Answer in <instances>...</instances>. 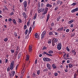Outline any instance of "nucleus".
<instances>
[{"label":"nucleus","mask_w":78,"mask_h":78,"mask_svg":"<svg viewBox=\"0 0 78 78\" xmlns=\"http://www.w3.org/2000/svg\"><path fill=\"white\" fill-rule=\"evenodd\" d=\"M34 36L36 37V38H37V37H39V35L37 33H36L35 34Z\"/></svg>","instance_id":"obj_17"},{"label":"nucleus","mask_w":78,"mask_h":78,"mask_svg":"<svg viewBox=\"0 0 78 78\" xmlns=\"http://www.w3.org/2000/svg\"><path fill=\"white\" fill-rule=\"evenodd\" d=\"M44 8H42L41 9H39V8H38V9L37 10V11H38V12L39 13H40L41 12H44Z\"/></svg>","instance_id":"obj_6"},{"label":"nucleus","mask_w":78,"mask_h":78,"mask_svg":"<svg viewBox=\"0 0 78 78\" xmlns=\"http://www.w3.org/2000/svg\"><path fill=\"white\" fill-rule=\"evenodd\" d=\"M58 6L56 7L55 9V11H56V10H57V9H58Z\"/></svg>","instance_id":"obj_49"},{"label":"nucleus","mask_w":78,"mask_h":78,"mask_svg":"<svg viewBox=\"0 0 78 78\" xmlns=\"http://www.w3.org/2000/svg\"><path fill=\"white\" fill-rule=\"evenodd\" d=\"M43 59L44 61H47V62H48V61H50V59L49 58H43Z\"/></svg>","instance_id":"obj_7"},{"label":"nucleus","mask_w":78,"mask_h":78,"mask_svg":"<svg viewBox=\"0 0 78 78\" xmlns=\"http://www.w3.org/2000/svg\"><path fill=\"white\" fill-rule=\"evenodd\" d=\"M60 19V17L59 16L58 17L57 19V21H59V20Z\"/></svg>","instance_id":"obj_38"},{"label":"nucleus","mask_w":78,"mask_h":78,"mask_svg":"<svg viewBox=\"0 0 78 78\" xmlns=\"http://www.w3.org/2000/svg\"><path fill=\"white\" fill-rule=\"evenodd\" d=\"M18 22H19V23H22V20L19 18L18 19Z\"/></svg>","instance_id":"obj_18"},{"label":"nucleus","mask_w":78,"mask_h":78,"mask_svg":"<svg viewBox=\"0 0 78 78\" xmlns=\"http://www.w3.org/2000/svg\"><path fill=\"white\" fill-rule=\"evenodd\" d=\"M8 59H5V62H6V63H7V62H8Z\"/></svg>","instance_id":"obj_63"},{"label":"nucleus","mask_w":78,"mask_h":78,"mask_svg":"<svg viewBox=\"0 0 78 78\" xmlns=\"http://www.w3.org/2000/svg\"><path fill=\"white\" fill-rule=\"evenodd\" d=\"M37 75H39L40 74V70H38L37 71Z\"/></svg>","instance_id":"obj_40"},{"label":"nucleus","mask_w":78,"mask_h":78,"mask_svg":"<svg viewBox=\"0 0 78 78\" xmlns=\"http://www.w3.org/2000/svg\"><path fill=\"white\" fill-rule=\"evenodd\" d=\"M29 58H30V56L28 55H27L26 57V61H28L29 59Z\"/></svg>","instance_id":"obj_19"},{"label":"nucleus","mask_w":78,"mask_h":78,"mask_svg":"<svg viewBox=\"0 0 78 78\" xmlns=\"http://www.w3.org/2000/svg\"><path fill=\"white\" fill-rule=\"evenodd\" d=\"M55 76H58V73H55Z\"/></svg>","instance_id":"obj_62"},{"label":"nucleus","mask_w":78,"mask_h":78,"mask_svg":"<svg viewBox=\"0 0 78 78\" xmlns=\"http://www.w3.org/2000/svg\"><path fill=\"white\" fill-rule=\"evenodd\" d=\"M48 8H46L43 13H42V15H43V17H45V14H47V11H48Z\"/></svg>","instance_id":"obj_2"},{"label":"nucleus","mask_w":78,"mask_h":78,"mask_svg":"<svg viewBox=\"0 0 78 78\" xmlns=\"http://www.w3.org/2000/svg\"><path fill=\"white\" fill-rule=\"evenodd\" d=\"M13 22L15 24V25L17 24V23H16V21L15 20V19L13 20Z\"/></svg>","instance_id":"obj_26"},{"label":"nucleus","mask_w":78,"mask_h":78,"mask_svg":"<svg viewBox=\"0 0 78 78\" xmlns=\"http://www.w3.org/2000/svg\"><path fill=\"white\" fill-rule=\"evenodd\" d=\"M66 50L68 51H70V49H69V47H66Z\"/></svg>","instance_id":"obj_39"},{"label":"nucleus","mask_w":78,"mask_h":78,"mask_svg":"<svg viewBox=\"0 0 78 78\" xmlns=\"http://www.w3.org/2000/svg\"><path fill=\"white\" fill-rule=\"evenodd\" d=\"M58 2L60 3V5H62V2L59 1Z\"/></svg>","instance_id":"obj_46"},{"label":"nucleus","mask_w":78,"mask_h":78,"mask_svg":"<svg viewBox=\"0 0 78 78\" xmlns=\"http://www.w3.org/2000/svg\"><path fill=\"white\" fill-rule=\"evenodd\" d=\"M21 56V54H18V58L20 59V58Z\"/></svg>","instance_id":"obj_27"},{"label":"nucleus","mask_w":78,"mask_h":78,"mask_svg":"<svg viewBox=\"0 0 78 78\" xmlns=\"http://www.w3.org/2000/svg\"><path fill=\"white\" fill-rule=\"evenodd\" d=\"M69 68H72L74 66L73 64H72L71 63H70L69 64Z\"/></svg>","instance_id":"obj_16"},{"label":"nucleus","mask_w":78,"mask_h":78,"mask_svg":"<svg viewBox=\"0 0 78 78\" xmlns=\"http://www.w3.org/2000/svg\"><path fill=\"white\" fill-rule=\"evenodd\" d=\"M46 34V31H44L41 34V39L44 38V36H45V34Z\"/></svg>","instance_id":"obj_5"},{"label":"nucleus","mask_w":78,"mask_h":78,"mask_svg":"<svg viewBox=\"0 0 78 78\" xmlns=\"http://www.w3.org/2000/svg\"><path fill=\"white\" fill-rule=\"evenodd\" d=\"M37 59H36V60L35 61V64H37Z\"/></svg>","instance_id":"obj_50"},{"label":"nucleus","mask_w":78,"mask_h":78,"mask_svg":"<svg viewBox=\"0 0 78 78\" xmlns=\"http://www.w3.org/2000/svg\"><path fill=\"white\" fill-rule=\"evenodd\" d=\"M29 52H31L32 51V47L31 45H30L29 46Z\"/></svg>","instance_id":"obj_13"},{"label":"nucleus","mask_w":78,"mask_h":78,"mask_svg":"<svg viewBox=\"0 0 78 78\" xmlns=\"http://www.w3.org/2000/svg\"><path fill=\"white\" fill-rule=\"evenodd\" d=\"M39 56L40 57H42V54H40L39 55Z\"/></svg>","instance_id":"obj_61"},{"label":"nucleus","mask_w":78,"mask_h":78,"mask_svg":"<svg viewBox=\"0 0 78 78\" xmlns=\"http://www.w3.org/2000/svg\"><path fill=\"white\" fill-rule=\"evenodd\" d=\"M67 63H69V62H70V60H67Z\"/></svg>","instance_id":"obj_64"},{"label":"nucleus","mask_w":78,"mask_h":78,"mask_svg":"<svg viewBox=\"0 0 78 78\" xmlns=\"http://www.w3.org/2000/svg\"><path fill=\"white\" fill-rule=\"evenodd\" d=\"M23 66L24 67L22 71V74H23V73H24V72H25V64H23Z\"/></svg>","instance_id":"obj_9"},{"label":"nucleus","mask_w":78,"mask_h":78,"mask_svg":"<svg viewBox=\"0 0 78 78\" xmlns=\"http://www.w3.org/2000/svg\"><path fill=\"white\" fill-rule=\"evenodd\" d=\"M63 30V27H62L61 28H59L57 30L58 31H61L62 30Z\"/></svg>","instance_id":"obj_21"},{"label":"nucleus","mask_w":78,"mask_h":78,"mask_svg":"<svg viewBox=\"0 0 78 78\" xmlns=\"http://www.w3.org/2000/svg\"><path fill=\"white\" fill-rule=\"evenodd\" d=\"M49 53L52 54L53 53V51H48Z\"/></svg>","instance_id":"obj_32"},{"label":"nucleus","mask_w":78,"mask_h":78,"mask_svg":"<svg viewBox=\"0 0 78 78\" xmlns=\"http://www.w3.org/2000/svg\"><path fill=\"white\" fill-rule=\"evenodd\" d=\"M76 5V3H75V2L73 3L72 4V5H73V6H74V5Z\"/></svg>","instance_id":"obj_53"},{"label":"nucleus","mask_w":78,"mask_h":78,"mask_svg":"<svg viewBox=\"0 0 78 78\" xmlns=\"http://www.w3.org/2000/svg\"><path fill=\"white\" fill-rule=\"evenodd\" d=\"M58 38H54L52 40V42L53 44H55V43L58 42Z\"/></svg>","instance_id":"obj_3"},{"label":"nucleus","mask_w":78,"mask_h":78,"mask_svg":"<svg viewBox=\"0 0 78 78\" xmlns=\"http://www.w3.org/2000/svg\"><path fill=\"white\" fill-rule=\"evenodd\" d=\"M14 36L15 37H16V36H17V33H16V32H15L14 33Z\"/></svg>","instance_id":"obj_43"},{"label":"nucleus","mask_w":78,"mask_h":78,"mask_svg":"<svg viewBox=\"0 0 78 78\" xmlns=\"http://www.w3.org/2000/svg\"><path fill=\"white\" fill-rule=\"evenodd\" d=\"M24 30H26L27 29V25H25L24 26Z\"/></svg>","instance_id":"obj_37"},{"label":"nucleus","mask_w":78,"mask_h":78,"mask_svg":"<svg viewBox=\"0 0 78 78\" xmlns=\"http://www.w3.org/2000/svg\"><path fill=\"white\" fill-rule=\"evenodd\" d=\"M46 6H47V7H49L51 8V7H52V5H51L50 4L48 3L47 4Z\"/></svg>","instance_id":"obj_20"},{"label":"nucleus","mask_w":78,"mask_h":78,"mask_svg":"<svg viewBox=\"0 0 78 78\" xmlns=\"http://www.w3.org/2000/svg\"><path fill=\"white\" fill-rule=\"evenodd\" d=\"M51 40H49V41L48 42V44H51Z\"/></svg>","instance_id":"obj_41"},{"label":"nucleus","mask_w":78,"mask_h":78,"mask_svg":"<svg viewBox=\"0 0 78 78\" xmlns=\"http://www.w3.org/2000/svg\"><path fill=\"white\" fill-rule=\"evenodd\" d=\"M72 22H73V20H71L70 21H69V23H72Z\"/></svg>","instance_id":"obj_42"},{"label":"nucleus","mask_w":78,"mask_h":78,"mask_svg":"<svg viewBox=\"0 0 78 78\" xmlns=\"http://www.w3.org/2000/svg\"><path fill=\"white\" fill-rule=\"evenodd\" d=\"M23 5L24 8H27V2L26 1H25L23 2Z\"/></svg>","instance_id":"obj_11"},{"label":"nucleus","mask_w":78,"mask_h":78,"mask_svg":"<svg viewBox=\"0 0 78 78\" xmlns=\"http://www.w3.org/2000/svg\"><path fill=\"white\" fill-rule=\"evenodd\" d=\"M72 52V53H73L74 54H76V52H75V50H73Z\"/></svg>","instance_id":"obj_29"},{"label":"nucleus","mask_w":78,"mask_h":78,"mask_svg":"<svg viewBox=\"0 0 78 78\" xmlns=\"http://www.w3.org/2000/svg\"><path fill=\"white\" fill-rule=\"evenodd\" d=\"M8 21L9 22H11V21H12V19L11 18H9L8 19Z\"/></svg>","instance_id":"obj_44"},{"label":"nucleus","mask_w":78,"mask_h":78,"mask_svg":"<svg viewBox=\"0 0 78 78\" xmlns=\"http://www.w3.org/2000/svg\"><path fill=\"white\" fill-rule=\"evenodd\" d=\"M69 31H70V30H69V29H67V30H66V32H69Z\"/></svg>","instance_id":"obj_56"},{"label":"nucleus","mask_w":78,"mask_h":78,"mask_svg":"<svg viewBox=\"0 0 78 78\" xmlns=\"http://www.w3.org/2000/svg\"><path fill=\"white\" fill-rule=\"evenodd\" d=\"M7 72H9V71H10V69H9V68L8 67L7 69Z\"/></svg>","instance_id":"obj_51"},{"label":"nucleus","mask_w":78,"mask_h":78,"mask_svg":"<svg viewBox=\"0 0 78 78\" xmlns=\"http://www.w3.org/2000/svg\"><path fill=\"white\" fill-rule=\"evenodd\" d=\"M47 71H48V69H44L43 70V72H47Z\"/></svg>","instance_id":"obj_33"},{"label":"nucleus","mask_w":78,"mask_h":78,"mask_svg":"<svg viewBox=\"0 0 78 78\" xmlns=\"http://www.w3.org/2000/svg\"><path fill=\"white\" fill-rule=\"evenodd\" d=\"M77 76V75H76V74H75L74 75V78H76V76Z\"/></svg>","instance_id":"obj_48"},{"label":"nucleus","mask_w":78,"mask_h":78,"mask_svg":"<svg viewBox=\"0 0 78 78\" xmlns=\"http://www.w3.org/2000/svg\"><path fill=\"white\" fill-rule=\"evenodd\" d=\"M42 54L43 55H48V54L45 51H44L42 53Z\"/></svg>","instance_id":"obj_22"},{"label":"nucleus","mask_w":78,"mask_h":78,"mask_svg":"<svg viewBox=\"0 0 78 78\" xmlns=\"http://www.w3.org/2000/svg\"><path fill=\"white\" fill-rule=\"evenodd\" d=\"M37 13H36L34 15V18H33L34 19V20H35V19H36V17H37Z\"/></svg>","instance_id":"obj_23"},{"label":"nucleus","mask_w":78,"mask_h":78,"mask_svg":"<svg viewBox=\"0 0 78 78\" xmlns=\"http://www.w3.org/2000/svg\"><path fill=\"white\" fill-rule=\"evenodd\" d=\"M69 53H68L67 55H66V57L67 58H69Z\"/></svg>","instance_id":"obj_52"},{"label":"nucleus","mask_w":78,"mask_h":78,"mask_svg":"<svg viewBox=\"0 0 78 78\" xmlns=\"http://www.w3.org/2000/svg\"><path fill=\"white\" fill-rule=\"evenodd\" d=\"M75 35V34L74 33V34H72L71 35V36L72 37H73V36H74Z\"/></svg>","instance_id":"obj_47"},{"label":"nucleus","mask_w":78,"mask_h":78,"mask_svg":"<svg viewBox=\"0 0 78 78\" xmlns=\"http://www.w3.org/2000/svg\"><path fill=\"white\" fill-rule=\"evenodd\" d=\"M49 35H53V32H50L49 33Z\"/></svg>","instance_id":"obj_25"},{"label":"nucleus","mask_w":78,"mask_h":78,"mask_svg":"<svg viewBox=\"0 0 78 78\" xmlns=\"http://www.w3.org/2000/svg\"><path fill=\"white\" fill-rule=\"evenodd\" d=\"M19 66V65H17L16 68V69L17 70V68Z\"/></svg>","instance_id":"obj_54"},{"label":"nucleus","mask_w":78,"mask_h":78,"mask_svg":"<svg viewBox=\"0 0 78 78\" xmlns=\"http://www.w3.org/2000/svg\"><path fill=\"white\" fill-rule=\"evenodd\" d=\"M8 38H4V41L5 42H7V41H8Z\"/></svg>","instance_id":"obj_28"},{"label":"nucleus","mask_w":78,"mask_h":78,"mask_svg":"<svg viewBox=\"0 0 78 78\" xmlns=\"http://www.w3.org/2000/svg\"><path fill=\"white\" fill-rule=\"evenodd\" d=\"M31 30H32V27H30L29 28V31H30L31 32Z\"/></svg>","instance_id":"obj_34"},{"label":"nucleus","mask_w":78,"mask_h":78,"mask_svg":"<svg viewBox=\"0 0 78 78\" xmlns=\"http://www.w3.org/2000/svg\"><path fill=\"white\" fill-rule=\"evenodd\" d=\"M28 33V29H27L26 30V31L25 33V34L26 35H27V33Z\"/></svg>","instance_id":"obj_35"},{"label":"nucleus","mask_w":78,"mask_h":78,"mask_svg":"<svg viewBox=\"0 0 78 78\" xmlns=\"http://www.w3.org/2000/svg\"><path fill=\"white\" fill-rule=\"evenodd\" d=\"M14 61H12L11 62L10 66V69L11 70H12V69H13V68H14Z\"/></svg>","instance_id":"obj_1"},{"label":"nucleus","mask_w":78,"mask_h":78,"mask_svg":"<svg viewBox=\"0 0 78 78\" xmlns=\"http://www.w3.org/2000/svg\"><path fill=\"white\" fill-rule=\"evenodd\" d=\"M33 75L34 77H36V74L34 73L33 74Z\"/></svg>","instance_id":"obj_30"},{"label":"nucleus","mask_w":78,"mask_h":78,"mask_svg":"<svg viewBox=\"0 0 78 78\" xmlns=\"http://www.w3.org/2000/svg\"><path fill=\"white\" fill-rule=\"evenodd\" d=\"M54 25L55 24H54V23H52L51 24V27H53L54 26Z\"/></svg>","instance_id":"obj_36"},{"label":"nucleus","mask_w":78,"mask_h":78,"mask_svg":"<svg viewBox=\"0 0 78 78\" xmlns=\"http://www.w3.org/2000/svg\"><path fill=\"white\" fill-rule=\"evenodd\" d=\"M48 55L49 56H53L51 54H48Z\"/></svg>","instance_id":"obj_60"},{"label":"nucleus","mask_w":78,"mask_h":78,"mask_svg":"<svg viewBox=\"0 0 78 78\" xmlns=\"http://www.w3.org/2000/svg\"><path fill=\"white\" fill-rule=\"evenodd\" d=\"M4 8H5V9H6V10H8V9L7 8V7L6 6H5Z\"/></svg>","instance_id":"obj_58"},{"label":"nucleus","mask_w":78,"mask_h":78,"mask_svg":"<svg viewBox=\"0 0 78 78\" xmlns=\"http://www.w3.org/2000/svg\"><path fill=\"white\" fill-rule=\"evenodd\" d=\"M45 48H46V47H45V46H44L43 47V48H42V50H45Z\"/></svg>","instance_id":"obj_55"},{"label":"nucleus","mask_w":78,"mask_h":78,"mask_svg":"<svg viewBox=\"0 0 78 78\" xmlns=\"http://www.w3.org/2000/svg\"><path fill=\"white\" fill-rule=\"evenodd\" d=\"M78 11V7L75 8V9H73L71 11V12H76Z\"/></svg>","instance_id":"obj_8"},{"label":"nucleus","mask_w":78,"mask_h":78,"mask_svg":"<svg viewBox=\"0 0 78 78\" xmlns=\"http://www.w3.org/2000/svg\"><path fill=\"white\" fill-rule=\"evenodd\" d=\"M11 51L12 53H13L14 52V50H13L12 49L11 50Z\"/></svg>","instance_id":"obj_45"},{"label":"nucleus","mask_w":78,"mask_h":78,"mask_svg":"<svg viewBox=\"0 0 78 78\" xmlns=\"http://www.w3.org/2000/svg\"><path fill=\"white\" fill-rule=\"evenodd\" d=\"M41 7H43L44 6V4L43 3H42L41 5Z\"/></svg>","instance_id":"obj_57"},{"label":"nucleus","mask_w":78,"mask_h":78,"mask_svg":"<svg viewBox=\"0 0 78 78\" xmlns=\"http://www.w3.org/2000/svg\"><path fill=\"white\" fill-rule=\"evenodd\" d=\"M70 27L71 28H72L73 27V24H71V25L70 26Z\"/></svg>","instance_id":"obj_59"},{"label":"nucleus","mask_w":78,"mask_h":78,"mask_svg":"<svg viewBox=\"0 0 78 78\" xmlns=\"http://www.w3.org/2000/svg\"><path fill=\"white\" fill-rule=\"evenodd\" d=\"M49 18H50V15H49V14H48L47 16V19L46 20L47 22L48 21V20H49Z\"/></svg>","instance_id":"obj_15"},{"label":"nucleus","mask_w":78,"mask_h":78,"mask_svg":"<svg viewBox=\"0 0 78 78\" xmlns=\"http://www.w3.org/2000/svg\"><path fill=\"white\" fill-rule=\"evenodd\" d=\"M52 67H53V69H56V66L55 65V64H53L52 65Z\"/></svg>","instance_id":"obj_24"},{"label":"nucleus","mask_w":78,"mask_h":78,"mask_svg":"<svg viewBox=\"0 0 78 78\" xmlns=\"http://www.w3.org/2000/svg\"><path fill=\"white\" fill-rule=\"evenodd\" d=\"M47 66L48 69L49 70L51 69V66H50V64H49V63H47Z\"/></svg>","instance_id":"obj_10"},{"label":"nucleus","mask_w":78,"mask_h":78,"mask_svg":"<svg viewBox=\"0 0 78 78\" xmlns=\"http://www.w3.org/2000/svg\"><path fill=\"white\" fill-rule=\"evenodd\" d=\"M72 59V58H64V59L65 60H67V59Z\"/></svg>","instance_id":"obj_31"},{"label":"nucleus","mask_w":78,"mask_h":78,"mask_svg":"<svg viewBox=\"0 0 78 78\" xmlns=\"http://www.w3.org/2000/svg\"><path fill=\"white\" fill-rule=\"evenodd\" d=\"M62 47V45H61V43H58L57 47L58 50H60L61 49Z\"/></svg>","instance_id":"obj_4"},{"label":"nucleus","mask_w":78,"mask_h":78,"mask_svg":"<svg viewBox=\"0 0 78 78\" xmlns=\"http://www.w3.org/2000/svg\"><path fill=\"white\" fill-rule=\"evenodd\" d=\"M15 74V71H12V72L11 74H10V76L12 77V76H14V75Z\"/></svg>","instance_id":"obj_12"},{"label":"nucleus","mask_w":78,"mask_h":78,"mask_svg":"<svg viewBox=\"0 0 78 78\" xmlns=\"http://www.w3.org/2000/svg\"><path fill=\"white\" fill-rule=\"evenodd\" d=\"M23 16L24 18L25 19H27V15H26L25 12H23Z\"/></svg>","instance_id":"obj_14"}]
</instances>
